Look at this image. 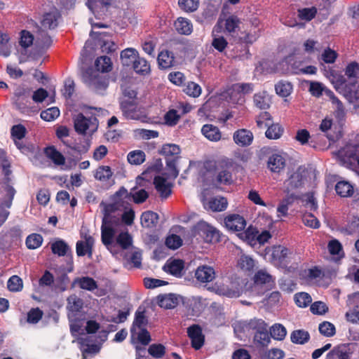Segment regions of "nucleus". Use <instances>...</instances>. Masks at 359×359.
<instances>
[{
    "mask_svg": "<svg viewBox=\"0 0 359 359\" xmlns=\"http://www.w3.org/2000/svg\"><path fill=\"white\" fill-rule=\"evenodd\" d=\"M233 161L227 157L207 162V170L215 175L216 182L219 185L229 186L233 183L232 170Z\"/></svg>",
    "mask_w": 359,
    "mask_h": 359,
    "instance_id": "obj_1",
    "label": "nucleus"
},
{
    "mask_svg": "<svg viewBox=\"0 0 359 359\" xmlns=\"http://www.w3.org/2000/svg\"><path fill=\"white\" fill-rule=\"evenodd\" d=\"M159 153L165 159L166 166L170 172V175L173 178H176L179 175L177 162L180 158V147L175 144H165L162 146Z\"/></svg>",
    "mask_w": 359,
    "mask_h": 359,
    "instance_id": "obj_2",
    "label": "nucleus"
},
{
    "mask_svg": "<svg viewBox=\"0 0 359 359\" xmlns=\"http://www.w3.org/2000/svg\"><path fill=\"white\" fill-rule=\"evenodd\" d=\"M336 89L351 103L359 104V84L357 81H348L344 76L336 81Z\"/></svg>",
    "mask_w": 359,
    "mask_h": 359,
    "instance_id": "obj_3",
    "label": "nucleus"
},
{
    "mask_svg": "<svg viewBox=\"0 0 359 359\" xmlns=\"http://www.w3.org/2000/svg\"><path fill=\"white\" fill-rule=\"evenodd\" d=\"M192 234L200 236L205 243H218L221 241L219 231L204 221H199L194 226Z\"/></svg>",
    "mask_w": 359,
    "mask_h": 359,
    "instance_id": "obj_4",
    "label": "nucleus"
},
{
    "mask_svg": "<svg viewBox=\"0 0 359 359\" xmlns=\"http://www.w3.org/2000/svg\"><path fill=\"white\" fill-rule=\"evenodd\" d=\"M83 81L90 88L95 91L105 90L108 86V82L99 71L93 67H88L82 73Z\"/></svg>",
    "mask_w": 359,
    "mask_h": 359,
    "instance_id": "obj_5",
    "label": "nucleus"
},
{
    "mask_svg": "<svg viewBox=\"0 0 359 359\" xmlns=\"http://www.w3.org/2000/svg\"><path fill=\"white\" fill-rule=\"evenodd\" d=\"M99 121L95 117L86 118L82 113H79L74 118L75 131L80 135H86L88 130L90 133H95L98 128Z\"/></svg>",
    "mask_w": 359,
    "mask_h": 359,
    "instance_id": "obj_6",
    "label": "nucleus"
},
{
    "mask_svg": "<svg viewBox=\"0 0 359 359\" xmlns=\"http://www.w3.org/2000/svg\"><path fill=\"white\" fill-rule=\"evenodd\" d=\"M337 156L344 163L359 165V144H347L337 151Z\"/></svg>",
    "mask_w": 359,
    "mask_h": 359,
    "instance_id": "obj_7",
    "label": "nucleus"
},
{
    "mask_svg": "<svg viewBox=\"0 0 359 359\" xmlns=\"http://www.w3.org/2000/svg\"><path fill=\"white\" fill-rule=\"evenodd\" d=\"M2 170L3 173L5 176L4 183L6 184L5 191L6 192V196H8V199L5 200L2 205L6 208H11L12 205V201L15 194V189L9 184L11 182L10 175L12 173L11 170V164L7 160H4L2 164Z\"/></svg>",
    "mask_w": 359,
    "mask_h": 359,
    "instance_id": "obj_8",
    "label": "nucleus"
},
{
    "mask_svg": "<svg viewBox=\"0 0 359 359\" xmlns=\"http://www.w3.org/2000/svg\"><path fill=\"white\" fill-rule=\"evenodd\" d=\"M187 336L191 339V345L195 350L201 349L205 343V336L202 327L198 324H194L187 328Z\"/></svg>",
    "mask_w": 359,
    "mask_h": 359,
    "instance_id": "obj_9",
    "label": "nucleus"
},
{
    "mask_svg": "<svg viewBox=\"0 0 359 359\" xmlns=\"http://www.w3.org/2000/svg\"><path fill=\"white\" fill-rule=\"evenodd\" d=\"M120 107L127 119L140 120L142 116L135 100H124L121 102Z\"/></svg>",
    "mask_w": 359,
    "mask_h": 359,
    "instance_id": "obj_10",
    "label": "nucleus"
},
{
    "mask_svg": "<svg viewBox=\"0 0 359 359\" xmlns=\"http://www.w3.org/2000/svg\"><path fill=\"white\" fill-rule=\"evenodd\" d=\"M304 170L302 168H298L285 182V191L289 194L290 191L301 188L304 185L305 175Z\"/></svg>",
    "mask_w": 359,
    "mask_h": 359,
    "instance_id": "obj_11",
    "label": "nucleus"
},
{
    "mask_svg": "<svg viewBox=\"0 0 359 359\" xmlns=\"http://www.w3.org/2000/svg\"><path fill=\"white\" fill-rule=\"evenodd\" d=\"M351 346V344H339L327 354L325 359H350L353 354Z\"/></svg>",
    "mask_w": 359,
    "mask_h": 359,
    "instance_id": "obj_12",
    "label": "nucleus"
},
{
    "mask_svg": "<svg viewBox=\"0 0 359 359\" xmlns=\"http://www.w3.org/2000/svg\"><path fill=\"white\" fill-rule=\"evenodd\" d=\"M226 227L232 231H241L245 229L246 221L238 214H230L224 218Z\"/></svg>",
    "mask_w": 359,
    "mask_h": 359,
    "instance_id": "obj_13",
    "label": "nucleus"
},
{
    "mask_svg": "<svg viewBox=\"0 0 359 359\" xmlns=\"http://www.w3.org/2000/svg\"><path fill=\"white\" fill-rule=\"evenodd\" d=\"M184 262L180 259H168L163 267L164 271L177 278L184 275Z\"/></svg>",
    "mask_w": 359,
    "mask_h": 359,
    "instance_id": "obj_14",
    "label": "nucleus"
},
{
    "mask_svg": "<svg viewBox=\"0 0 359 359\" xmlns=\"http://www.w3.org/2000/svg\"><path fill=\"white\" fill-rule=\"evenodd\" d=\"M85 241H79L76 244V251L79 257H83L88 255V257L93 255V248L95 240L93 236L86 235L84 236Z\"/></svg>",
    "mask_w": 359,
    "mask_h": 359,
    "instance_id": "obj_15",
    "label": "nucleus"
},
{
    "mask_svg": "<svg viewBox=\"0 0 359 359\" xmlns=\"http://www.w3.org/2000/svg\"><path fill=\"white\" fill-rule=\"evenodd\" d=\"M158 67L161 69H168L176 65L174 53L168 50H161L157 57Z\"/></svg>",
    "mask_w": 359,
    "mask_h": 359,
    "instance_id": "obj_16",
    "label": "nucleus"
},
{
    "mask_svg": "<svg viewBox=\"0 0 359 359\" xmlns=\"http://www.w3.org/2000/svg\"><path fill=\"white\" fill-rule=\"evenodd\" d=\"M195 278L201 283H210L215 278V269L213 267L208 265L199 266L196 270Z\"/></svg>",
    "mask_w": 359,
    "mask_h": 359,
    "instance_id": "obj_17",
    "label": "nucleus"
},
{
    "mask_svg": "<svg viewBox=\"0 0 359 359\" xmlns=\"http://www.w3.org/2000/svg\"><path fill=\"white\" fill-rule=\"evenodd\" d=\"M180 297L175 294H160L157 297L158 305L165 309H174L180 304Z\"/></svg>",
    "mask_w": 359,
    "mask_h": 359,
    "instance_id": "obj_18",
    "label": "nucleus"
},
{
    "mask_svg": "<svg viewBox=\"0 0 359 359\" xmlns=\"http://www.w3.org/2000/svg\"><path fill=\"white\" fill-rule=\"evenodd\" d=\"M286 165L285 158L280 154H273L267 161V167L272 172L280 173L284 170Z\"/></svg>",
    "mask_w": 359,
    "mask_h": 359,
    "instance_id": "obj_19",
    "label": "nucleus"
},
{
    "mask_svg": "<svg viewBox=\"0 0 359 359\" xmlns=\"http://www.w3.org/2000/svg\"><path fill=\"white\" fill-rule=\"evenodd\" d=\"M154 184L162 198H167L172 193L171 184L162 176L157 175L154 179Z\"/></svg>",
    "mask_w": 359,
    "mask_h": 359,
    "instance_id": "obj_20",
    "label": "nucleus"
},
{
    "mask_svg": "<svg viewBox=\"0 0 359 359\" xmlns=\"http://www.w3.org/2000/svg\"><path fill=\"white\" fill-rule=\"evenodd\" d=\"M236 144L241 147L250 145L253 140L252 133L246 129L236 130L233 135Z\"/></svg>",
    "mask_w": 359,
    "mask_h": 359,
    "instance_id": "obj_21",
    "label": "nucleus"
},
{
    "mask_svg": "<svg viewBox=\"0 0 359 359\" xmlns=\"http://www.w3.org/2000/svg\"><path fill=\"white\" fill-rule=\"evenodd\" d=\"M15 104L18 109L22 112H25L29 109L26 104L21 105V100L29 102L30 97V90L23 88H18L15 92Z\"/></svg>",
    "mask_w": 359,
    "mask_h": 359,
    "instance_id": "obj_22",
    "label": "nucleus"
},
{
    "mask_svg": "<svg viewBox=\"0 0 359 359\" xmlns=\"http://www.w3.org/2000/svg\"><path fill=\"white\" fill-rule=\"evenodd\" d=\"M202 134L211 142H218L222 138V133L218 127L212 124H205L201 128Z\"/></svg>",
    "mask_w": 359,
    "mask_h": 359,
    "instance_id": "obj_23",
    "label": "nucleus"
},
{
    "mask_svg": "<svg viewBox=\"0 0 359 359\" xmlns=\"http://www.w3.org/2000/svg\"><path fill=\"white\" fill-rule=\"evenodd\" d=\"M310 138H311V143H316L318 141H321L323 139V134H316L311 137L309 132L306 129H301L297 130L295 136L296 140L302 145L308 143Z\"/></svg>",
    "mask_w": 359,
    "mask_h": 359,
    "instance_id": "obj_24",
    "label": "nucleus"
},
{
    "mask_svg": "<svg viewBox=\"0 0 359 359\" xmlns=\"http://www.w3.org/2000/svg\"><path fill=\"white\" fill-rule=\"evenodd\" d=\"M158 215L156 212L151 210L145 211L140 217L141 224L144 228H154L158 224Z\"/></svg>",
    "mask_w": 359,
    "mask_h": 359,
    "instance_id": "obj_25",
    "label": "nucleus"
},
{
    "mask_svg": "<svg viewBox=\"0 0 359 359\" xmlns=\"http://www.w3.org/2000/svg\"><path fill=\"white\" fill-rule=\"evenodd\" d=\"M46 156L50 159L55 165H62L65 163V156L57 151L54 146H49L44 149Z\"/></svg>",
    "mask_w": 359,
    "mask_h": 359,
    "instance_id": "obj_26",
    "label": "nucleus"
},
{
    "mask_svg": "<svg viewBox=\"0 0 359 359\" xmlns=\"http://www.w3.org/2000/svg\"><path fill=\"white\" fill-rule=\"evenodd\" d=\"M60 15L57 11L46 13L43 15L41 25L45 29H53L58 25V19Z\"/></svg>",
    "mask_w": 359,
    "mask_h": 359,
    "instance_id": "obj_27",
    "label": "nucleus"
},
{
    "mask_svg": "<svg viewBox=\"0 0 359 359\" xmlns=\"http://www.w3.org/2000/svg\"><path fill=\"white\" fill-rule=\"evenodd\" d=\"M174 25L177 32L181 34L189 35L193 31L192 23L187 18H178Z\"/></svg>",
    "mask_w": 359,
    "mask_h": 359,
    "instance_id": "obj_28",
    "label": "nucleus"
},
{
    "mask_svg": "<svg viewBox=\"0 0 359 359\" xmlns=\"http://www.w3.org/2000/svg\"><path fill=\"white\" fill-rule=\"evenodd\" d=\"M75 284H78L80 288L88 291H93L97 288V282L93 278L88 276L75 278L73 285Z\"/></svg>",
    "mask_w": 359,
    "mask_h": 359,
    "instance_id": "obj_29",
    "label": "nucleus"
},
{
    "mask_svg": "<svg viewBox=\"0 0 359 359\" xmlns=\"http://www.w3.org/2000/svg\"><path fill=\"white\" fill-rule=\"evenodd\" d=\"M228 201L224 197H215L210 199L208 208L213 212H222L226 209Z\"/></svg>",
    "mask_w": 359,
    "mask_h": 359,
    "instance_id": "obj_30",
    "label": "nucleus"
},
{
    "mask_svg": "<svg viewBox=\"0 0 359 359\" xmlns=\"http://www.w3.org/2000/svg\"><path fill=\"white\" fill-rule=\"evenodd\" d=\"M137 57L138 52L133 48H126L121 53V62L124 66L133 65Z\"/></svg>",
    "mask_w": 359,
    "mask_h": 359,
    "instance_id": "obj_31",
    "label": "nucleus"
},
{
    "mask_svg": "<svg viewBox=\"0 0 359 359\" xmlns=\"http://www.w3.org/2000/svg\"><path fill=\"white\" fill-rule=\"evenodd\" d=\"M335 191L341 197H350L354 192L353 187L346 181H339L335 185Z\"/></svg>",
    "mask_w": 359,
    "mask_h": 359,
    "instance_id": "obj_32",
    "label": "nucleus"
},
{
    "mask_svg": "<svg viewBox=\"0 0 359 359\" xmlns=\"http://www.w3.org/2000/svg\"><path fill=\"white\" fill-rule=\"evenodd\" d=\"M135 72L139 74L146 75L151 71L150 64L144 57H137L133 65Z\"/></svg>",
    "mask_w": 359,
    "mask_h": 359,
    "instance_id": "obj_33",
    "label": "nucleus"
},
{
    "mask_svg": "<svg viewBox=\"0 0 359 359\" xmlns=\"http://www.w3.org/2000/svg\"><path fill=\"white\" fill-rule=\"evenodd\" d=\"M291 341L296 344H304L310 339V334L304 330H294L290 335Z\"/></svg>",
    "mask_w": 359,
    "mask_h": 359,
    "instance_id": "obj_34",
    "label": "nucleus"
},
{
    "mask_svg": "<svg viewBox=\"0 0 359 359\" xmlns=\"http://www.w3.org/2000/svg\"><path fill=\"white\" fill-rule=\"evenodd\" d=\"M52 39L48 33L42 29H39L36 35V43L41 48H48L52 44Z\"/></svg>",
    "mask_w": 359,
    "mask_h": 359,
    "instance_id": "obj_35",
    "label": "nucleus"
},
{
    "mask_svg": "<svg viewBox=\"0 0 359 359\" xmlns=\"http://www.w3.org/2000/svg\"><path fill=\"white\" fill-rule=\"evenodd\" d=\"M51 250L53 254L63 257L67 255L70 248L65 241L58 239L51 244Z\"/></svg>",
    "mask_w": 359,
    "mask_h": 359,
    "instance_id": "obj_36",
    "label": "nucleus"
},
{
    "mask_svg": "<svg viewBox=\"0 0 359 359\" xmlns=\"http://www.w3.org/2000/svg\"><path fill=\"white\" fill-rule=\"evenodd\" d=\"M127 159L130 164L139 165L145 161L146 154L142 150H134L128 154Z\"/></svg>",
    "mask_w": 359,
    "mask_h": 359,
    "instance_id": "obj_37",
    "label": "nucleus"
},
{
    "mask_svg": "<svg viewBox=\"0 0 359 359\" xmlns=\"http://www.w3.org/2000/svg\"><path fill=\"white\" fill-rule=\"evenodd\" d=\"M254 282L256 285H271L274 283V279L266 271L263 270L258 271L254 276Z\"/></svg>",
    "mask_w": 359,
    "mask_h": 359,
    "instance_id": "obj_38",
    "label": "nucleus"
},
{
    "mask_svg": "<svg viewBox=\"0 0 359 359\" xmlns=\"http://www.w3.org/2000/svg\"><path fill=\"white\" fill-rule=\"evenodd\" d=\"M97 71L101 72H109L112 69L111 58L108 56H100L97 57L95 62Z\"/></svg>",
    "mask_w": 359,
    "mask_h": 359,
    "instance_id": "obj_39",
    "label": "nucleus"
},
{
    "mask_svg": "<svg viewBox=\"0 0 359 359\" xmlns=\"http://www.w3.org/2000/svg\"><path fill=\"white\" fill-rule=\"evenodd\" d=\"M115 235V230L111 226H107L102 224L101 226V239L102 243L105 246H109L112 244L113 239Z\"/></svg>",
    "mask_w": 359,
    "mask_h": 359,
    "instance_id": "obj_40",
    "label": "nucleus"
},
{
    "mask_svg": "<svg viewBox=\"0 0 359 359\" xmlns=\"http://www.w3.org/2000/svg\"><path fill=\"white\" fill-rule=\"evenodd\" d=\"M113 175L111 169L108 165L99 166L95 173V178L100 182H107Z\"/></svg>",
    "mask_w": 359,
    "mask_h": 359,
    "instance_id": "obj_41",
    "label": "nucleus"
},
{
    "mask_svg": "<svg viewBox=\"0 0 359 359\" xmlns=\"http://www.w3.org/2000/svg\"><path fill=\"white\" fill-rule=\"evenodd\" d=\"M271 335L267 328L264 331L255 332L254 335V341L257 346L266 347L271 342Z\"/></svg>",
    "mask_w": 359,
    "mask_h": 359,
    "instance_id": "obj_42",
    "label": "nucleus"
},
{
    "mask_svg": "<svg viewBox=\"0 0 359 359\" xmlns=\"http://www.w3.org/2000/svg\"><path fill=\"white\" fill-rule=\"evenodd\" d=\"M283 133V128L278 123H273L268 126V128L265 133V135L268 139L277 140L279 139Z\"/></svg>",
    "mask_w": 359,
    "mask_h": 359,
    "instance_id": "obj_43",
    "label": "nucleus"
},
{
    "mask_svg": "<svg viewBox=\"0 0 359 359\" xmlns=\"http://www.w3.org/2000/svg\"><path fill=\"white\" fill-rule=\"evenodd\" d=\"M294 300L297 306L300 308H306L311 304L312 298L309 293L301 292L294 294Z\"/></svg>",
    "mask_w": 359,
    "mask_h": 359,
    "instance_id": "obj_44",
    "label": "nucleus"
},
{
    "mask_svg": "<svg viewBox=\"0 0 359 359\" xmlns=\"http://www.w3.org/2000/svg\"><path fill=\"white\" fill-rule=\"evenodd\" d=\"M238 264L243 271L252 272L255 266V262L250 256L243 255L241 256Z\"/></svg>",
    "mask_w": 359,
    "mask_h": 359,
    "instance_id": "obj_45",
    "label": "nucleus"
},
{
    "mask_svg": "<svg viewBox=\"0 0 359 359\" xmlns=\"http://www.w3.org/2000/svg\"><path fill=\"white\" fill-rule=\"evenodd\" d=\"M43 238L41 234L32 233L26 238V246L28 249L34 250L39 248L43 243Z\"/></svg>",
    "mask_w": 359,
    "mask_h": 359,
    "instance_id": "obj_46",
    "label": "nucleus"
},
{
    "mask_svg": "<svg viewBox=\"0 0 359 359\" xmlns=\"http://www.w3.org/2000/svg\"><path fill=\"white\" fill-rule=\"evenodd\" d=\"M275 90L278 95L286 97L291 94L292 86L290 82L280 81L276 84Z\"/></svg>",
    "mask_w": 359,
    "mask_h": 359,
    "instance_id": "obj_47",
    "label": "nucleus"
},
{
    "mask_svg": "<svg viewBox=\"0 0 359 359\" xmlns=\"http://www.w3.org/2000/svg\"><path fill=\"white\" fill-rule=\"evenodd\" d=\"M268 327L267 324L262 319L254 318L249 320L246 325L248 331L252 330L255 332L264 331Z\"/></svg>",
    "mask_w": 359,
    "mask_h": 359,
    "instance_id": "obj_48",
    "label": "nucleus"
},
{
    "mask_svg": "<svg viewBox=\"0 0 359 359\" xmlns=\"http://www.w3.org/2000/svg\"><path fill=\"white\" fill-rule=\"evenodd\" d=\"M286 334V328L279 323L274 324L270 329V335L276 340H283Z\"/></svg>",
    "mask_w": 359,
    "mask_h": 359,
    "instance_id": "obj_49",
    "label": "nucleus"
},
{
    "mask_svg": "<svg viewBox=\"0 0 359 359\" xmlns=\"http://www.w3.org/2000/svg\"><path fill=\"white\" fill-rule=\"evenodd\" d=\"M345 76L351 81H357L359 75V64L357 62H351L344 69Z\"/></svg>",
    "mask_w": 359,
    "mask_h": 359,
    "instance_id": "obj_50",
    "label": "nucleus"
},
{
    "mask_svg": "<svg viewBox=\"0 0 359 359\" xmlns=\"http://www.w3.org/2000/svg\"><path fill=\"white\" fill-rule=\"evenodd\" d=\"M254 102L257 107L261 109H266L270 106V98L265 93H256L254 95Z\"/></svg>",
    "mask_w": 359,
    "mask_h": 359,
    "instance_id": "obj_51",
    "label": "nucleus"
},
{
    "mask_svg": "<svg viewBox=\"0 0 359 359\" xmlns=\"http://www.w3.org/2000/svg\"><path fill=\"white\" fill-rule=\"evenodd\" d=\"M327 249L330 254L332 255H338L341 258L344 257L342 245L337 239H332L329 241Z\"/></svg>",
    "mask_w": 359,
    "mask_h": 359,
    "instance_id": "obj_52",
    "label": "nucleus"
},
{
    "mask_svg": "<svg viewBox=\"0 0 359 359\" xmlns=\"http://www.w3.org/2000/svg\"><path fill=\"white\" fill-rule=\"evenodd\" d=\"M147 323V320L145 317L144 311H137L135 313V320L133 321V326L130 328L132 339L134 338V336L135 334V327L140 328L143 325H145Z\"/></svg>",
    "mask_w": 359,
    "mask_h": 359,
    "instance_id": "obj_53",
    "label": "nucleus"
},
{
    "mask_svg": "<svg viewBox=\"0 0 359 359\" xmlns=\"http://www.w3.org/2000/svg\"><path fill=\"white\" fill-rule=\"evenodd\" d=\"M332 125V120L325 118L322 121L321 123L320 124V127H319L320 130L322 132L326 133L325 135H323V137H326L329 140L330 144H331V143H333L335 141H337L339 138L338 135H333L330 133H327V131L331 128Z\"/></svg>",
    "mask_w": 359,
    "mask_h": 359,
    "instance_id": "obj_54",
    "label": "nucleus"
},
{
    "mask_svg": "<svg viewBox=\"0 0 359 359\" xmlns=\"http://www.w3.org/2000/svg\"><path fill=\"white\" fill-rule=\"evenodd\" d=\"M7 287L13 292H20L23 288V282L18 276H12L7 282Z\"/></svg>",
    "mask_w": 359,
    "mask_h": 359,
    "instance_id": "obj_55",
    "label": "nucleus"
},
{
    "mask_svg": "<svg viewBox=\"0 0 359 359\" xmlns=\"http://www.w3.org/2000/svg\"><path fill=\"white\" fill-rule=\"evenodd\" d=\"M147 352L154 358H162L165 354V347L161 344H152L149 346Z\"/></svg>",
    "mask_w": 359,
    "mask_h": 359,
    "instance_id": "obj_56",
    "label": "nucleus"
},
{
    "mask_svg": "<svg viewBox=\"0 0 359 359\" xmlns=\"http://www.w3.org/2000/svg\"><path fill=\"white\" fill-rule=\"evenodd\" d=\"M68 309L72 313L80 312L83 307V300L76 295H72L68 297Z\"/></svg>",
    "mask_w": 359,
    "mask_h": 359,
    "instance_id": "obj_57",
    "label": "nucleus"
},
{
    "mask_svg": "<svg viewBox=\"0 0 359 359\" xmlns=\"http://www.w3.org/2000/svg\"><path fill=\"white\" fill-rule=\"evenodd\" d=\"M240 23L241 21L236 15L229 16L225 20V31L229 34L235 32L238 29Z\"/></svg>",
    "mask_w": 359,
    "mask_h": 359,
    "instance_id": "obj_58",
    "label": "nucleus"
},
{
    "mask_svg": "<svg viewBox=\"0 0 359 359\" xmlns=\"http://www.w3.org/2000/svg\"><path fill=\"white\" fill-rule=\"evenodd\" d=\"M130 198V194L128 193V190L124 187H121L112 196L111 199L113 202L116 204L123 205L126 199Z\"/></svg>",
    "mask_w": 359,
    "mask_h": 359,
    "instance_id": "obj_59",
    "label": "nucleus"
},
{
    "mask_svg": "<svg viewBox=\"0 0 359 359\" xmlns=\"http://www.w3.org/2000/svg\"><path fill=\"white\" fill-rule=\"evenodd\" d=\"M318 330L321 334L327 337H332L336 333L334 325L328 321H324L320 323Z\"/></svg>",
    "mask_w": 359,
    "mask_h": 359,
    "instance_id": "obj_60",
    "label": "nucleus"
},
{
    "mask_svg": "<svg viewBox=\"0 0 359 359\" xmlns=\"http://www.w3.org/2000/svg\"><path fill=\"white\" fill-rule=\"evenodd\" d=\"M201 87L196 83L189 81L185 86L184 92L190 97H198L201 94Z\"/></svg>",
    "mask_w": 359,
    "mask_h": 359,
    "instance_id": "obj_61",
    "label": "nucleus"
},
{
    "mask_svg": "<svg viewBox=\"0 0 359 359\" xmlns=\"http://www.w3.org/2000/svg\"><path fill=\"white\" fill-rule=\"evenodd\" d=\"M60 116V110L57 107H53L43 110L41 112V118L46 121H54Z\"/></svg>",
    "mask_w": 359,
    "mask_h": 359,
    "instance_id": "obj_62",
    "label": "nucleus"
},
{
    "mask_svg": "<svg viewBox=\"0 0 359 359\" xmlns=\"http://www.w3.org/2000/svg\"><path fill=\"white\" fill-rule=\"evenodd\" d=\"M26 134L27 129L22 124L14 125L11 129V135L13 141L24 139Z\"/></svg>",
    "mask_w": 359,
    "mask_h": 359,
    "instance_id": "obj_63",
    "label": "nucleus"
},
{
    "mask_svg": "<svg viewBox=\"0 0 359 359\" xmlns=\"http://www.w3.org/2000/svg\"><path fill=\"white\" fill-rule=\"evenodd\" d=\"M116 243L122 249L126 250L132 245V237L128 231L121 232L116 237Z\"/></svg>",
    "mask_w": 359,
    "mask_h": 359,
    "instance_id": "obj_64",
    "label": "nucleus"
}]
</instances>
